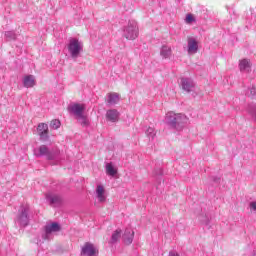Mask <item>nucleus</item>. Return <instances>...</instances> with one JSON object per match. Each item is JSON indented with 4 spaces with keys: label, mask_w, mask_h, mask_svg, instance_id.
I'll use <instances>...</instances> for the list:
<instances>
[{
    "label": "nucleus",
    "mask_w": 256,
    "mask_h": 256,
    "mask_svg": "<svg viewBox=\"0 0 256 256\" xmlns=\"http://www.w3.org/2000/svg\"><path fill=\"white\" fill-rule=\"evenodd\" d=\"M200 221L203 223V225H209L211 223V220H209V217H211V214L209 213H202L199 215Z\"/></svg>",
    "instance_id": "nucleus-23"
},
{
    "label": "nucleus",
    "mask_w": 256,
    "mask_h": 256,
    "mask_svg": "<svg viewBox=\"0 0 256 256\" xmlns=\"http://www.w3.org/2000/svg\"><path fill=\"white\" fill-rule=\"evenodd\" d=\"M250 209H252V211H256V201L250 202Z\"/></svg>",
    "instance_id": "nucleus-29"
},
{
    "label": "nucleus",
    "mask_w": 256,
    "mask_h": 256,
    "mask_svg": "<svg viewBox=\"0 0 256 256\" xmlns=\"http://www.w3.org/2000/svg\"><path fill=\"white\" fill-rule=\"evenodd\" d=\"M155 175H163V169L158 168L154 171Z\"/></svg>",
    "instance_id": "nucleus-30"
},
{
    "label": "nucleus",
    "mask_w": 256,
    "mask_h": 256,
    "mask_svg": "<svg viewBox=\"0 0 256 256\" xmlns=\"http://www.w3.org/2000/svg\"><path fill=\"white\" fill-rule=\"evenodd\" d=\"M119 239H121V229H117L116 231H114V233L112 234L110 243H117Z\"/></svg>",
    "instance_id": "nucleus-24"
},
{
    "label": "nucleus",
    "mask_w": 256,
    "mask_h": 256,
    "mask_svg": "<svg viewBox=\"0 0 256 256\" xmlns=\"http://www.w3.org/2000/svg\"><path fill=\"white\" fill-rule=\"evenodd\" d=\"M134 238H135V231H133V229L131 228H126L122 236V239L125 245H131V243H133Z\"/></svg>",
    "instance_id": "nucleus-11"
},
{
    "label": "nucleus",
    "mask_w": 256,
    "mask_h": 256,
    "mask_svg": "<svg viewBox=\"0 0 256 256\" xmlns=\"http://www.w3.org/2000/svg\"><path fill=\"white\" fill-rule=\"evenodd\" d=\"M23 86L27 89L35 87V77L33 75H28L23 79Z\"/></svg>",
    "instance_id": "nucleus-16"
},
{
    "label": "nucleus",
    "mask_w": 256,
    "mask_h": 256,
    "mask_svg": "<svg viewBox=\"0 0 256 256\" xmlns=\"http://www.w3.org/2000/svg\"><path fill=\"white\" fill-rule=\"evenodd\" d=\"M46 200L51 207H61L63 204V198L57 194H47Z\"/></svg>",
    "instance_id": "nucleus-9"
},
{
    "label": "nucleus",
    "mask_w": 256,
    "mask_h": 256,
    "mask_svg": "<svg viewBox=\"0 0 256 256\" xmlns=\"http://www.w3.org/2000/svg\"><path fill=\"white\" fill-rule=\"evenodd\" d=\"M78 119H80V125H82V127H89V119L86 115L83 114Z\"/></svg>",
    "instance_id": "nucleus-25"
},
{
    "label": "nucleus",
    "mask_w": 256,
    "mask_h": 256,
    "mask_svg": "<svg viewBox=\"0 0 256 256\" xmlns=\"http://www.w3.org/2000/svg\"><path fill=\"white\" fill-rule=\"evenodd\" d=\"M4 35L7 41H17V33L14 30L6 31Z\"/></svg>",
    "instance_id": "nucleus-21"
},
{
    "label": "nucleus",
    "mask_w": 256,
    "mask_h": 256,
    "mask_svg": "<svg viewBox=\"0 0 256 256\" xmlns=\"http://www.w3.org/2000/svg\"><path fill=\"white\" fill-rule=\"evenodd\" d=\"M188 42V53H197L199 51V44L197 43V40L193 37L187 38Z\"/></svg>",
    "instance_id": "nucleus-14"
},
{
    "label": "nucleus",
    "mask_w": 256,
    "mask_h": 256,
    "mask_svg": "<svg viewBox=\"0 0 256 256\" xmlns=\"http://www.w3.org/2000/svg\"><path fill=\"white\" fill-rule=\"evenodd\" d=\"M193 22H195V17H193L192 14H187L186 15V23L191 24Z\"/></svg>",
    "instance_id": "nucleus-28"
},
{
    "label": "nucleus",
    "mask_w": 256,
    "mask_h": 256,
    "mask_svg": "<svg viewBox=\"0 0 256 256\" xmlns=\"http://www.w3.org/2000/svg\"><path fill=\"white\" fill-rule=\"evenodd\" d=\"M106 173H107V175H110L111 177H115V175H117V169H115V167H113L112 163H108V164H106Z\"/></svg>",
    "instance_id": "nucleus-22"
},
{
    "label": "nucleus",
    "mask_w": 256,
    "mask_h": 256,
    "mask_svg": "<svg viewBox=\"0 0 256 256\" xmlns=\"http://www.w3.org/2000/svg\"><path fill=\"white\" fill-rule=\"evenodd\" d=\"M171 46L163 45L160 50V55L163 59H169L171 57Z\"/></svg>",
    "instance_id": "nucleus-17"
},
{
    "label": "nucleus",
    "mask_w": 256,
    "mask_h": 256,
    "mask_svg": "<svg viewBox=\"0 0 256 256\" xmlns=\"http://www.w3.org/2000/svg\"><path fill=\"white\" fill-rule=\"evenodd\" d=\"M248 112L250 113V115H252V117H254L256 121V104H250L248 106Z\"/></svg>",
    "instance_id": "nucleus-26"
},
{
    "label": "nucleus",
    "mask_w": 256,
    "mask_h": 256,
    "mask_svg": "<svg viewBox=\"0 0 256 256\" xmlns=\"http://www.w3.org/2000/svg\"><path fill=\"white\" fill-rule=\"evenodd\" d=\"M123 37L128 41H135L139 37V26L137 21L129 20L127 26L123 28Z\"/></svg>",
    "instance_id": "nucleus-3"
},
{
    "label": "nucleus",
    "mask_w": 256,
    "mask_h": 256,
    "mask_svg": "<svg viewBox=\"0 0 256 256\" xmlns=\"http://www.w3.org/2000/svg\"><path fill=\"white\" fill-rule=\"evenodd\" d=\"M96 195L100 203H105L107 197H105V188L102 185L97 186Z\"/></svg>",
    "instance_id": "nucleus-15"
},
{
    "label": "nucleus",
    "mask_w": 256,
    "mask_h": 256,
    "mask_svg": "<svg viewBox=\"0 0 256 256\" xmlns=\"http://www.w3.org/2000/svg\"><path fill=\"white\" fill-rule=\"evenodd\" d=\"M69 113H72L79 119L82 117L83 113L85 112V104L74 103L68 106Z\"/></svg>",
    "instance_id": "nucleus-8"
},
{
    "label": "nucleus",
    "mask_w": 256,
    "mask_h": 256,
    "mask_svg": "<svg viewBox=\"0 0 256 256\" xmlns=\"http://www.w3.org/2000/svg\"><path fill=\"white\" fill-rule=\"evenodd\" d=\"M16 222L20 227H27L29 225V206H21L16 217Z\"/></svg>",
    "instance_id": "nucleus-5"
},
{
    "label": "nucleus",
    "mask_w": 256,
    "mask_h": 256,
    "mask_svg": "<svg viewBox=\"0 0 256 256\" xmlns=\"http://www.w3.org/2000/svg\"><path fill=\"white\" fill-rule=\"evenodd\" d=\"M145 135L150 139V141H153L157 135V131H155V128L153 127H148L145 131Z\"/></svg>",
    "instance_id": "nucleus-20"
},
{
    "label": "nucleus",
    "mask_w": 256,
    "mask_h": 256,
    "mask_svg": "<svg viewBox=\"0 0 256 256\" xmlns=\"http://www.w3.org/2000/svg\"><path fill=\"white\" fill-rule=\"evenodd\" d=\"M44 231L46 235H51V233H59V231H61V225L57 222H52L44 227Z\"/></svg>",
    "instance_id": "nucleus-12"
},
{
    "label": "nucleus",
    "mask_w": 256,
    "mask_h": 256,
    "mask_svg": "<svg viewBox=\"0 0 256 256\" xmlns=\"http://www.w3.org/2000/svg\"><path fill=\"white\" fill-rule=\"evenodd\" d=\"M165 123L170 127V129H176V131H181L185 127L188 119L185 114L168 112L165 116Z\"/></svg>",
    "instance_id": "nucleus-1"
},
{
    "label": "nucleus",
    "mask_w": 256,
    "mask_h": 256,
    "mask_svg": "<svg viewBox=\"0 0 256 256\" xmlns=\"http://www.w3.org/2000/svg\"><path fill=\"white\" fill-rule=\"evenodd\" d=\"M81 256H99V250L95 247V244L86 242L80 252Z\"/></svg>",
    "instance_id": "nucleus-6"
},
{
    "label": "nucleus",
    "mask_w": 256,
    "mask_h": 256,
    "mask_svg": "<svg viewBox=\"0 0 256 256\" xmlns=\"http://www.w3.org/2000/svg\"><path fill=\"white\" fill-rule=\"evenodd\" d=\"M35 157H46L48 161H55L59 157V150L49 149L47 145H40L34 149Z\"/></svg>",
    "instance_id": "nucleus-2"
},
{
    "label": "nucleus",
    "mask_w": 256,
    "mask_h": 256,
    "mask_svg": "<svg viewBox=\"0 0 256 256\" xmlns=\"http://www.w3.org/2000/svg\"><path fill=\"white\" fill-rule=\"evenodd\" d=\"M50 127L51 129H59V127H61V121L57 119L52 120L50 123Z\"/></svg>",
    "instance_id": "nucleus-27"
},
{
    "label": "nucleus",
    "mask_w": 256,
    "mask_h": 256,
    "mask_svg": "<svg viewBox=\"0 0 256 256\" xmlns=\"http://www.w3.org/2000/svg\"><path fill=\"white\" fill-rule=\"evenodd\" d=\"M250 94L252 95V97H255V95H256V88L255 87H252L250 89Z\"/></svg>",
    "instance_id": "nucleus-31"
},
{
    "label": "nucleus",
    "mask_w": 256,
    "mask_h": 256,
    "mask_svg": "<svg viewBox=\"0 0 256 256\" xmlns=\"http://www.w3.org/2000/svg\"><path fill=\"white\" fill-rule=\"evenodd\" d=\"M108 105H117L119 103V94L113 92L108 94Z\"/></svg>",
    "instance_id": "nucleus-18"
},
{
    "label": "nucleus",
    "mask_w": 256,
    "mask_h": 256,
    "mask_svg": "<svg viewBox=\"0 0 256 256\" xmlns=\"http://www.w3.org/2000/svg\"><path fill=\"white\" fill-rule=\"evenodd\" d=\"M180 85L183 91H186V93H191V91L195 89V82H193L191 78H181Z\"/></svg>",
    "instance_id": "nucleus-10"
},
{
    "label": "nucleus",
    "mask_w": 256,
    "mask_h": 256,
    "mask_svg": "<svg viewBox=\"0 0 256 256\" xmlns=\"http://www.w3.org/2000/svg\"><path fill=\"white\" fill-rule=\"evenodd\" d=\"M68 51L72 57V59H77L81 52H83V44L79 42V40L73 38L70 40L68 45Z\"/></svg>",
    "instance_id": "nucleus-4"
},
{
    "label": "nucleus",
    "mask_w": 256,
    "mask_h": 256,
    "mask_svg": "<svg viewBox=\"0 0 256 256\" xmlns=\"http://www.w3.org/2000/svg\"><path fill=\"white\" fill-rule=\"evenodd\" d=\"M119 115L120 113L117 109H110L106 112V119L111 123H117V121H119Z\"/></svg>",
    "instance_id": "nucleus-13"
},
{
    "label": "nucleus",
    "mask_w": 256,
    "mask_h": 256,
    "mask_svg": "<svg viewBox=\"0 0 256 256\" xmlns=\"http://www.w3.org/2000/svg\"><path fill=\"white\" fill-rule=\"evenodd\" d=\"M213 181H214V183H220L221 178L214 177V178H213Z\"/></svg>",
    "instance_id": "nucleus-32"
},
{
    "label": "nucleus",
    "mask_w": 256,
    "mask_h": 256,
    "mask_svg": "<svg viewBox=\"0 0 256 256\" xmlns=\"http://www.w3.org/2000/svg\"><path fill=\"white\" fill-rule=\"evenodd\" d=\"M38 135L40 137V141L43 143H47L49 141V125L46 123H39L37 126Z\"/></svg>",
    "instance_id": "nucleus-7"
},
{
    "label": "nucleus",
    "mask_w": 256,
    "mask_h": 256,
    "mask_svg": "<svg viewBox=\"0 0 256 256\" xmlns=\"http://www.w3.org/2000/svg\"><path fill=\"white\" fill-rule=\"evenodd\" d=\"M240 71H249L251 69V61L249 59H242L239 63Z\"/></svg>",
    "instance_id": "nucleus-19"
}]
</instances>
